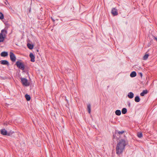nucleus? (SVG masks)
Wrapping results in <instances>:
<instances>
[{"label": "nucleus", "mask_w": 157, "mask_h": 157, "mask_svg": "<svg viewBox=\"0 0 157 157\" xmlns=\"http://www.w3.org/2000/svg\"><path fill=\"white\" fill-rule=\"evenodd\" d=\"M21 82L22 85L25 86H28L29 85V83L28 82V80L26 78L21 77L20 78Z\"/></svg>", "instance_id": "f03ea898"}, {"label": "nucleus", "mask_w": 157, "mask_h": 157, "mask_svg": "<svg viewBox=\"0 0 157 157\" xmlns=\"http://www.w3.org/2000/svg\"><path fill=\"white\" fill-rule=\"evenodd\" d=\"M134 94L132 92H129L128 94V97L130 99L133 98L134 97Z\"/></svg>", "instance_id": "9d476101"}, {"label": "nucleus", "mask_w": 157, "mask_h": 157, "mask_svg": "<svg viewBox=\"0 0 157 157\" xmlns=\"http://www.w3.org/2000/svg\"><path fill=\"white\" fill-rule=\"evenodd\" d=\"M136 75V72L135 71H133L131 73L130 75L131 77L133 78L135 77Z\"/></svg>", "instance_id": "9b49d317"}, {"label": "nucleus", "mask_w": 157, "mask_h": 157, "mask_svg": "<svg viewBox=\"0 0 157 157\" xmlns=\"http://www.w3.org/2000/svg\"><path fill=\"white\" fill-rule=\"evenodd\" d=\"M25 97L26 98V100L27 101H29L30 100L31 97L28 94H26L25 95Z\"/></svg>", "instance_id": "2eb2a0df"}, {"label": "nucleus", "mask_w": 157, "mask_h": 157, "mask_svg": "<svg viewBox=\"0 0 157 157\" xmlns=\"http://www.w3.org/2000/svg\"><path fill=\"white\" fill-rule=\"evenodd\" d=\"M29 57L31 59L30 61L32 62H35V56L32 53H30L29 54Z\"/></svg>", "instance_id": "6e6552de"}, {"label": "nucleus", "mask_w": 157, "mask_h": 157, "mask_svg": "<svg viewBox=\"0 0 157 157\" xmlns=\"http://www.w3.org/2000/svg\"><path fill=\"white\" fill-rule=\"evenodd\" d=\"M16 65L17 67L20 69L22 70H24L25 69V66L24 64L19 61H17L16 63Z\"/></svg>", "instance_id": "7ed1b4c3"}, {"label": "nucleus", "mask_w": 157, "mask_h": 157, "mask_svg": "<svg viewBox=\"0 0 157 157\" xmlns=\"http://www.w3.org/2000/svg\"><path fill=\"white\" fill-rule=\"evenodd\" d=\"M128 105L130 106V102H129L128 103Z\"/></svg>", "instance_id": "bb28decb"}, {"label": "nucleus", "mask_w": 157, "mask_h": 157, "mask_svg": "<svg viewBox=\"0 0 157 157\" xmlns=\"http://www.w3.org/2000/svg\"><path fill=\"white\" fill-rule=\"evenodd\" d=\"M148 56L149 55L148 54H146L144 55L143 58V59L144 60H146L148 58Z\"/></svg>", "instance_id": "412c9836"}, {"label": "nucleus", "mask_w": 157, "mask_h": 157, "mask_svg": "<svg viewBox=\"0 0 157 157\" xmlns=\"http://www.w3.org/2000/svg\"><path fill=\"white\" fill-rule=\"evenodd\" d=\"M0 63L2 65H9L8 62L6 60H2L0 62Z\"/></svg>", "instance_id": "1a4fd4ad"}, {"label": "nucleus", "mask_w": 157, "mask_h": 157, "mask_svg": "<svg viewBox=\"0 0 157 157\" xmlns=\"http://www.w3.org/2000/svg\"><path fill=\"white\" fill-rule=\"evenodd\" d=\"M154 38L157 41V37L154 36Z\"/></svg>", "instance_id": "a878e982"}, {"label": "nucleus", "mask_w": 157, "mask_h": 157, "mask_svg": "<svg viewBox=\"0 0 157 157\" xmlns=\"http://www.w3.org/2000/svg\"><path fill=\"white\" fill-rule=\"evenodd\" d=\"M115 113L117 116H120L121 114V111L119 110H117L115 111Z\"/></svg>", "instance_id": "dca6fc26"}, {"label": "nucleus", "mask_w": 157, "mask_h": 157, "mask_svg": "<svg viewBox=\"0 0 157 157\" xmlns=\"http://www.w3.org/2000/svg\"><path fill=\"white\" fill-rule=\"evenodd\" d=\"M140 76H141V77L142 78L143 76L142 74V73H139Z\"/></svg>", "instance_id": "b1692460"}, {"label": "nucleus", "mask_w": 157, "mask_h": 157, "mask_svg": "<svg viewBox=\"0 0 157 157\" xmlns=\"http://www.w3.org/2000/svg\"><path fill=\"white\" fill-rule=\"evenodd\" d=\"M124 132H125L124 131H123V130H122L121 131H116V134L118 133L119 135H121V134H123Z\"/></svg>", "instance_id": "aec40b11"}, {"label": "nucleus", "mask_w": 157, "mask_h": 157, "mask_svg": "<svg viewBox=\"0 0 157 157\" xmlns=\"http://www.w3.org/2000/svg\"><path fill=\"white\" fill-rule=\"evenodd\" d=\"M1 133L3 135H7L10 136V134L9 133H7L6 130L5 129H1L0 130Z\"/></svg>", "instance_id": "39448f33"}, {"label": "nucleus", "mask_w": 157, "mask_h": 157, "mask_svg": "<svg viewBox=\"0 0 157 157\" xmlns=\"http://www.w3.org/2000/svg\"><path fill=\"white\" fill-rule=\"evenodd\" d=\"M8 55L7 52H3L1 54V56L3 57H6L8 56Z\"/></svg>", "instance_id": "f8f14e48"}, {"label": "nucleus", "mask_w": 157, "mask_h": 157, "mask_svg": "<svg viewBox=\"0 0 157 157\" xmlns=\"http://www.w3.org/2000/svg\"><path fill=\"white\" fill-rule=\"evenodd\" d=\"M140 99L139 96H136L135 97V101L136 102H138L140 101Z\"/></svg>", "instance_id": "a211bd4d"}, {"label": "nucleus", "mask_w": 157, "mask_h": 157, "mask_svg": "<svg viewBox=\"0 0 157 157\" xmlns=\"http://www.w3.org/2000/svg\"><path fill=\"white\" fill-rule=\"evenodd\" d=\"M51 18L53 21L54 22L55 21V20L52 17H51Z\"/></svg>", "instance_id": "393cba45"}, {"label": "nucleus", "mask_w": 157, "mask_h": 157, "mask_svg": "<svg viewBox=\"0 0 157 157\" xmlns=\"http://www.w3.org/2000/svg\"><path fill=\"white\" fill-rule=\"evenodd\" d=\"M147 92L148 91L147 90H144L140 93V95L142 96H144L145 94H146L147 93Z\"/></svg>", "instance_id": "ddd939ff"}, {"label": "nucleus", "mask_w": 157, "mask_h": 157, "mask_svg": "<svg viewBox=\"0 0 157 157\" xmlns=\"http://www.w3.org/2000/svg\"><path fill=\"white\" fill-rule=\"evenodd\" d=\"M10 59L12 62H14L16 59V57L14 54L12 52H10Z\"/></svg>", "instance_id": "20e7f679"}, {"label": "nucleus", "mask_w": 157, "mask_h": 157, "mask_svg": "<svg viewBox=\"0 0 157 157\" xmlns=\"http://www.w3.org/2000/svg\"><path fill=\"white\" fill-rule=\"evenodd\" d=\"M137 136L138 137L140 138H141L143 136V134L142 133H139L138 132L137 133Z\"/></svg>", "instance_id": "5701e85b"}, {"label": "nucleus", "mask_w": 157, "mask_h": 157, "mask_svg": "<svg viewBox=\"0 0 157 157\" xmlns=\"http://www.w3.org/2000/svg\"><path fill=\"white\" fill-rule=\"evenodd\" d=\"M87 108L88 112L89 114L91 113V105L90 104H89L87 105Z\"/></svg>", "instance_id": "f3484780"}, {"label": "nucleus", "mask_w": 157, "mask_h": 157, "mask_svg": "<svg viewBox=\"0 0 157 157\" xmlns=\"http://www.w3.org/2000/svg\"><path fill=\"white\" fill-rule=\"evenodd\" d=\"M111 13L113 16H117L118 14L117 10L115 8H113L111 11Z\"/></svg>", "instance_id": "423d86ee"}, {"label": "nucleus", "mask_w": 157, "mask_h": 157, "mask_svg": "<svg viewBox=\"0 0 157 157\" xmlns=\"http://www.w3.org/2000/svg\"><path fill=\"white\" fill-rule=\"evenodd\" d=\"M1 33L2 35L5 38L6 34H7V30L5 29L2 30L1 31V33Z\"/></svg>", "instance_id": "0eeeda50"}, {"label": "nucleus", "mask_w": 157, "mask_h": 157, "mask_svg": "<svg viewBox=\"0 0 157 157\" xmlns=\"http://www.w3.org/2000/svg\"><path fill=\"white\" fill-rule=\"evenodd\" d=\"M4 18V16L3 14L1 13L0 12V19L2 20Z\"/></svg>", "instance_id": "4be33fe9"}, {"label": "nucleus", "mask_w": 157, "mask_h": 157, "mask_svg": "<svg viewBox=\"0 0 157 157\" xmlns=\"http://www.w3.org/2000/svg\"><path fill=\"white\" fill-rule=\"evenodd\" d=\"M27 46L30 49H32L33 48V45L30 43H28Z\"/></svg>", "instance_id": "4468645a"}, {"label": "nucleus", "mask_w": 157, "mask_h": 157, "mask_svg": "<svg viewBox=\"0 0 157 157\" xmlns=\"http://www.w3.org/2000/svg\"><path fill=\"white\" fill-rule=\"evenodd\" d=\"M128 144V142L125 140L122 139L119 142L117 143L116 148V152L118 155L122 153L124 150L125 146Z\"/></svg>", "instance_id": "f257e3e1"}, {"label": "nucleus", "mask_w": 157, "mask_h": 157, "mask_svg": "<svg viewBox=\"0 0 157 157\" xmlns=\"http://www.w3.org/2000/svg\"><path fill=\"white\" fill-rule=\"evenodd\" d=\"M122 113L123 114H125L127 112V109L126 108H123L121 110Z\"/></svg>", "instance_id": "6ab92c4d"}]
</instances>
